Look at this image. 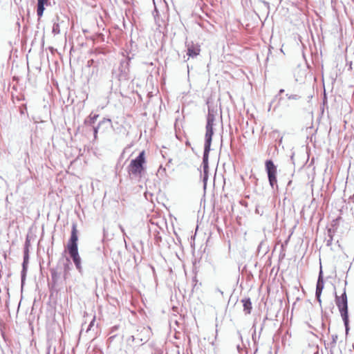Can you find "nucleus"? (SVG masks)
Instances as JSON below:
<instances>
[{"mask_svg":"<svg viewBox=\"0 0 354 354\" xmlns=\"http://www.w3.org/2000/svg\"><path fill=\"white\" fill-rule=\"evenodd\" d=\"M286 96L288 97V99H289V100H297L300 98V97L296 94H291V95L287 94Z\"/></svg>","mask_w":354,"mask_h":354,"instance_id":"20","label":"nucleus"},{"mask_svg":"<svg viewBox=\"0 0 354 354\" xmlns=\"http://www.w3.org/2000/svg\"><path fill=\"white\" fill-rule=\"evenodd\" d=\"M98 117V114H91L88 116V118L85 120V123L88 125L92 126L95 123V120L97 119Z\"/></svg>","mask_w":354,"mask_h":354,"instance_id":"14","label":"nucleus"},{"mask_svg":"<svg viewBox=\"0 0 354 354\" xmlns=\"http://www.w3.org/2000/svg\"><path fill=\"white\" fill-rule=\"evenodd\" d=\"M95 321V317H93V319L91 320V322H90L87 329L86 330V333H88L89 331L91 330V328L94 326Z\"/></svg>","mask_w":354,"mask_h":354,"instance_id":"22","label":"nucleus"},{"mask_svg":"<svg viewBox=\"0 0 354 354\" xmlns=\"http://www.w3.org/2000/svg\"><path fill=\"white\" fill-rule=\"evenodd\" d=\"M95 321V317H93V319L91 320V322H90L87 329L86 330V333H88L89 331L91 330V328L94 326Z\"/></svg>","mask_w":354,"mask_h":354,"instance_id":"21","label":"nucleus"},{"mask_svg":"<svg viewBox=\"0 0 354 354\" xmlns=\"http://www.w3.org/2000/svg\"><path fill=\"white\" fill-rule=\"evenodd\" d=\"M75 265V267L77 268V270H78V271L80 272H82V266H81V258L80 257H77V259H73Z\"/></svg>","mask_w":354,"mask_h":354,"instance_id":"16","label":"nucleus"},{"mask_svg":"<svg viewBox=\"0 0 354 354\" xmlns=\"http://www.w3.org/2000/svg\"><path fill=\"white\" fill-rule=\"evenodd\" d=\"M208 178V170H203V181L204 183V188L205 189L207 185V180Z\"/></svg>","mask_w":354,"mask_h":354,"instance_id":"17","label":"nucleus"},{"mask_svg":"<svg viewBox=\"0 0 354 354\" xmlns=\"http://www.w3.org/2000/svg\"><path fill=\"white\" fill-rule=\"evenodd\" d=\"M283 92H284V90H283V89H281V90H279V93H280V94H281V93H283Z\"/></svg>","mask_w":354,"mask_h":354,"instance_id":"28","label":"nucleus"},{"mask_svg":"<svg viewBox=\"0 0 354 354\" xmlns=\"http://www.w3.org/2000/svg\"><path fill=\"white\" fill-rule=\"evenodd\" d=\"M242 303L243 305V310L246 314H250L252 310V303L249 298L242 299Z\"/></svg>","mask_w":354,"mask_h":354,"instance_id":"12","label":"nucleus"},{"mask_svg":"<svg viewBox=\"0 0 354 354\" xmlns=\"http://www.w3.org/2000/svg\"><path fill=\"white\" fill-rule=\"evenodd\" d=\"M266 169L268 174V178L270 185L272 189H277V167L271 160H268L266 162Z\"/></svg>","mask_w":354,"mask_h":354,"instance_id":"3","label":"nucleus"},{"mask_svg":"<svg viewBox=\"0 0 354 354\" xmlns=\"http://www.w3.org/2000/svg\"><path fill=\"white\" fill-rule=\"evenodd\" d=\"M93 62V59H91L88 62V66H90L91 64Z\"/></svg>","mask_w":354,"mask_h":354,"instance_id":"27","label":"nucleus"},{"mask_svg":"<svg viewBox=\"0 0 354 354\" xmlns=\"http://www.w3.org/2000/svg\"><path fill=\"white\" fill-rule=\"evenodd\" d=\"M187 46V55L192 58L196 57L198 55H199L201 51L200 46L198 44H194L193 43L188 44Z\"/></svg>","mask_w":354,"mask_h":354,"instance_id":"6","label":"nucleus"},{"mask_svg":"<svg viewBox=\"0 0 354 354\" xmlns=\"http://www.w3.org/2000/svg\"><path fill=\"white\" fill-rule=\"evenodd\" d=\"M272 133H273V134L278 133V131H273Z\"/></svg>","mask_w":354,"mask_h":354,"instance_id":"29","label":"nucleus"},{"mask_svg":"<svg viewBox=\"0 0 354 354\" xmlns=\"http://www.w3.org/2000/svg\"><path fill=\"white\" fill-rule=\"evenodd\" d=\"M335 304L342 317L346 333L348 330V301L346 290L341 296L335 295Z\"/></svg>","mask_w":354,"mask_h":354,"instance_id":"2","label":"nucleus"},{"mask_svg":"<svg viewBox=\"0 0 354 354\" xmlns=\"http://www.w3.org/2000/svg\"><path fill=\"white\" fill-rule=\"evenodd\" d=\"M68 253L72 259L80 257L77 247H67Z\"/></svg>","mask_w":354,"mask_h":354,"instance_id":"13","label":"nucleus"},{"mask_svg":"<svg viewBox=\"0 0 354 354\" xmlns=\"http://www.w3.org/2000/svg\"><path fill=\"white\" fill-rule=\"evenodd\" d=\"M261 2L263 3V5H264V6H265L268 9L269 8L270 5H269V3H268V2H266V1H262Z\"/></svg>","mask_w":354,"mask_h":354,"instance_id":"25","label":"nucleus"},{"mask_svg":"<svg viewBox=\"0 0 354 354\" xmlns=\"http://www.w3.org/2000/svg\"><path fill=\"white\" fill-rule=\"evenodd\" d=\"M145 151H142L138 156L132 160L128 166V172L135 177H141L145 171Z\"/></svg>","mask_w":354,"mask_h":354,"instance_id":"1","label":"nucleus"},{"mask_svg":"<svg viewBox=\"0 0 354 354\" xmlns=\"http://www.w3.org/2000/svg\"><path fill=\"white\" fill-rule=\"evenodd\" d=\"M328 236H329V239L327 240V245L328 246L331 245L332 241H333V236L331 235V230H328Z\"/></svg>","mask_w":354,"mask_h":354,"instance_id":"23","label":"nucleus"},{"mask_svg":"<svg viewBox=\"0 0 354 354\" xmlns=\"http://www.w3.org/2000/svg\"><path fill=\"white\" fill-rule=\"evenodd\" d=\"M107 122H111V120L108 119L106 120Z\"/></svg>","mask_w":354,"mask_h":354,"instance_id":"31","label":"nucleus"},{"mask_svg":"<svg viewBox=\"0 0 354 354\" xmlns=\"http://www.w3.org/2000/svg\"><path fill=\"white\" fill-rule=\"evenodd\" d=\"M215 121V114L213 111H212L209 108L208 109V114L207 117V127H214Z\"/></svg>","mask_w":354,"mask_h":354,"instance_id":"10","label":"nucleus"},{"mask_svg":"<svg viewBox=\"0 0 354 354\" xmlns=\"http://www.w3.org/2000/svg\"><path fill=\"white\" fill-rule=\"evenodd\" d=\"M337 335L333 334L331 335V341L327 344L328 348L330 349V354H334V348L336 346Z\"/></svg>","mask_w":354,"mask_h":354,"instance_id":"11","label":"nucleus"},{"mask_svg":"<svg viewBox=\"0 0 354 354\" xmlns=\"http://www.w3.org/2000/svg\"><path fill=\"white\" fill-rule=\"evenodd\" d=\"M28 260V250H26V251L24 252V263H24V266H26V264L27 263Z\"/></svg>","mask_w":354,"mask_h":354,"instance_id":"24","label":"nucleus"},{"mask_svg":"<svg viewBox=\"0 0 354 354\" xmlns=\"http://www.w3.org/2000/svg\"><path fill=\"white\" fill-rule=\"evenodd\" d=\"M26 273V266H24V263H23V270L21 271V283H22V285L24 284V282L25 281Z\"/></svg>","mask_w":354,"mask_h":354,"instance_id":"18","label":"nucleus"},{"mask_svg":"<svg viewBox=\"0 0 354 354\" xmlns=\"http://www.w3.org/2000/svg\"><path fill=\"white\" fill-rule=\"evenodd\" d=\"M48 3V0H37V14L39 17L43 15L45 9L44 6H47Z\"/></svg>","mask_w":354,"mask_h":354,"instance_id":"8","label":"nucleus"},{"mask_svg":"<svg viewBox=\"0 0 354 354\" xmlns=\"http://www.w3.org/2000/svg\"><path fill=\"white\" fill-rule=\"evenodd\" d=\"M77 230L76 224H73L71 235L69 241L67 244V247H77Z\"/></svg>","mask_w":354,"mask_h":354,"instance_id":"5","label":"nucleus"},{"mask_svg":"<svg viewBox=\"0 0 354 354\" xmlns=\"http://www.w3.org/2000/svg\"><path fill=\"white\" fill-rule=\"evenodd\" d=\"M119 227H120L121 232H122L123 235H125L126 234H125L124 227L122 225H120Z\"/></svg>","mask_w":354,"mask_h":354,"instance_id":"26","label":"nucleus"},{"mask_svg":"<svg viewBox=\"0 0 354 354\" xmlns=\"http://www.w3.org/2000/svg\"><path fill=\"white\" fill-rule=\"evenodd\" d=\"M52 32L54 35H57L60 32V28H59V24L58 22V18H57V20L54 21Z\"/></svg>","mask_w":354,"mask_h":354,"instance_id":"15","label":"nucleus"},{"mask_svg":"<svg viewBox=\"0 0 354 354\" xmlns=\"http://www.w3.org/2000/svg\"><path fill=\"white\" fill-rule=\"evenodd\" d=\"M281 141H282V137L280 138V140H279V142L281 143Z\"/></svg>","mask_w":354,"mask_h":354,"instance_id":"30","label":"nucleus"},{"mask_svg":"<svg viewBox=\"0 0 354 354\" xmlns=\"http://www.w3.org/2000/svg\"><path fill=\"white\" fill-rule=\"evenodd\" d=\"M210 147H204V153L203 157V170H208V158Z\"/></svg>","mask_w":354,"mask_h":354,"instance_id":"9","label":"nucleus"},{"mask_svg":"<svg viewBox=\"0 0 354 354\" xmlns=\"http://www.w3.org/2000/svg\"><path fill=\"white\" fill-rule=\"evenodd\" d=\"M106 120L105 119H104L102 121H101L100 122V124L97 126V127H93V133H94V138L96 139L97 138V131H98V129H99V126L101 123L102 122H104Z\"/></svg>","mask_w":354,"mask_h":354,"instance_id":"19","label":"nucleus"},{"mask_svg":"<svg viewBox=\"0 0 354 354\" xmlns=\"http://www.w3.org/2000/svg\"><path fill=\"white\" fill-rule=\"evenodd\" d=\"M324 279H323V277H322V270H320L318 280L317 282L316 292H315L316 298L319 304H321V301H321V295H322V290L324 289Z\"/></svg>","mask_w":354,"mask_h":354,"instance_id":"4","label":"nucleus"},{"mask_svg":"<svg viewBox=\"0 0 354 354\" xmlns=\"http://www.w3.org/2000/svg\"><path fill=\"white\" fill-rule=\"evenodd\" d=\"M206 132L205 135V145L204 147H210L212 144V136L214 134V127H205Z\"/></svg>","mask_w":354,"mask_h":354,"instance_id":"7","label":"nucleus"}]
</instances>
